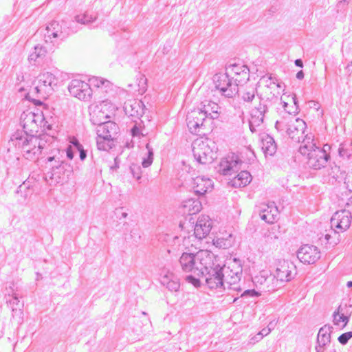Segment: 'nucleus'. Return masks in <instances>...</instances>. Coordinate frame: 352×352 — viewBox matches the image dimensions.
<instances>
[{
  "instance_id": "f257e3e1",
  "label": "nucleus",
  "mask_w": 352,
  "mask_h": 352,
  "mask_svg": "<svg viewBox=\"0 0 352 352\" xmlns=\"http://www.w3.org/2000/svg\"><path fill=\"white\" fill-rule=\"evenodd\" d=\"M58 79L52 73L45 72L38 75L31 87L25 94V99L38 106L43 104L41 99H46L56 88Z\"/></svg>"
},
{
  "instance_id": "f03ea898",
  "label": "nucleus",
  "mask_w": 352,
  "mask_h": 352,
  "mask_svg": "<svg viewBox=\"0 0 352 352\" xmlns=\"http://www.w3.org/2000/svg\"><path fill=\"white\" fill-rule=\"evenodd\" d=\"M300 153L306 157L307 165L318 170L324 167L329 159V155L316 145L312 133H307L298 149Z\"/></svg>"
},
{
  "instance_id": "7ed1b4c3",
  "label": "nucleus",
  "mask_w": 352,
  "mask_h": 352,
  "mask_svg": "<svg viewBox=\"0 0 352 352\" xmlns=\"http://www.w3.org/2000/svg\"><path fill=\"white\" fill-rule=\"evenodd\" d=\"M182 270L199 276L211 263V254L206 250H201L196 254L184 252L179 258Z\"/></svg>"
},
{
  "instance_id": "20e7f679",
  "label": "nucleus",
  "mask_w": 352,
  "mask_h": 352,
  "mask_svg": "<svg viewBox=\"0 0 352 352\" xmlns=\"http://www.w3.org/2000/svg\"><path fill=\"white\" fill-rule=\"evenodd\" d=\"M275 128L282 135H287L293 141L302 142L306 135H304L307 124L300 118L289 116L277 120Z\"/></svg>"
},
{
  "instance_id": "39448f33",
  "label": "nucleus",
  "mask_w": 352,
  "mask_h": 352,
  "mask_svg": "<svg viewBox=\"0 0 352 352\" xmlns=\"http://www.w3.org/2000/svg\"><path fill=\"white\" fill-rule=\"evenodd\" d=\"M192 153L195 160L201 164H211L217 158V147L209 139L196 140L192 143Z\"/></svg>"
},
{
  "instance_id": "423d86ee",
  "label": "nucleus",
  "mask_w": 352,
  "mask_h": 352,
  "mask_svg": "<svg viewBox=\"0 0 352 352\" xmlns=\"http://www.w3.org/2000/svg\"><path fill=\"white\" fill-rule=\"evenodd\" d=\"M221 270H222V276L224 277L223 280L227 289L237 292H241L242 288L240 281L243 270L236 259L227 265H224Z\"/></svg>"
},
{
  "instance_id": "0eeeda50",
  "label": "nucleus",
  "mask_w": 352,
  "mask_h": 352,
  "mask_svg": "<svg viewBox=\"0 0 352 352\" xmlns=\"http://www.w3.org/2000/svg\"><path fill=\"white\" fill-rule=\"evenodd\" d=\"M33 134H23V132H17L10 139V142L16 148H21L23 155L29 160H33L40 155L36 144H32Z\"/></svg>"
},
{
  "instance_id": "6e6552de",
  "label": "nucleus",
  "mask_w": 352,
  "mask_h": 352,
  "mask_svg": "<svg viewBox=\"0 0 352 352\" xmlns=\"http://www.w3.org/2000/svg\"><path fill=\"white\" fill-rule=\"evenodd\" d=\"M219 265H214L211 257V263L207 266L206 270H202L203 274H200L199 277L204 278L207 286L210 289H220L221 291H226L227 287L224 281V277L222 276V270Z\"/></svg>"
},
{
  "instance_id": "1a4fd4ad",
  "label": "nucleus",
  "mask_w": 352,
  "mask_h": 352,
  "mask_svg": "<svg viewBox=\"0 0 352 352\" xmlns=\"http://www.w3.org/2000/svg\"><path fill=\"white\" fill-rule=\"evenodd\" d=\"M270 101L260 98L258 100L250 105V129L252 133L256 131V127L263 123L265 118L270 110Z\"/></svg>"
},
{
  "instance_id": "9d476101",
  "label": "nucleus",
  "mask_w": 352,
  "mask_h": 352,
  "mask_svg": "<svg viewBox=\"0 0 352 352\" xmlns=\"http://www.w3.org/2000/svg\"><path fill=\"white\" fill-rule=\"evenodd\" d=\"M213 82L215 89L225 97L232 98L239 91L237 85L234 83L226 72L216 74L213 77Z\"/></svg>"
},
{
  "instance_id": "9b49d317",
  "label": "nucleus",
  "mask_w": 352,
  "mask_h": 352,
  "mask_svg": "<svg viewBox=\"0 0 352 352\" xmlns=\"http://www.w3.org/2000/svg\"><path fill=\"white\" fill-rule=\"evenodd\" d=\"M206 118V116L199 107L188 113L186 121L190 133L196 135L204 134L201 130L204 128Z\"/></svg>"
},
{
  "instance_id": "f8f14e48",
  "label": "nucleus",
  "mask_w": 352,
  "mask_h": 352,
  "mask_svg": "<svg viewBox=\"0 0 352 352\" xmlns=\"http://www.w3.org/2000/svg\"><path fill=\"white\" fill-rule=\"evenodd\" d=\"M67 89L71 96L80 100H89L92 96V90L89 83L79 79L72 80Z\"/></svg>"
},
{
  "instance_id": "ddd939ff",
  "label": "nucleus",
  "mask_w": 352,
  "mask_h": 352,
  "mask_svg": "<svg viewBox=\"0 0 352 352\" xmlns=\"http://www.w3.org/2000/svg\"><path fill=\"white\" fill-rule=\"evenodd\" d=\"M20 120L23 129V134L30 135L38 131V122L43 121V114L27 111L21 114Z\"/></svg>"
},
{
  "instance_id": "4468645a",
  "label": "nucleus",
  "mask_w": 352,
  "mask_h": 352,
  "mask_svg": "<svg viewBox=\"0 0 352 352\" xmlns=\"http://www.w3.org/2000/svg\"><path fill=\"white\" fill-rule=\"evenodd\" d=\"M296 274V266L294 264L286 260L279 261L276 264L273 280L276 278V282H289Z\"/></svg>"
},
{
  "instance_id": "2eb2a0df",
  "label": "nucleus",
  "mask_w": 352,
  "mask_h": 352,
  "mask_svg": "<svg viewBox=\"0 0 352 352\" xmlns=\"http://www.w3.org/2000/svg\"><path fill=\"white\" fill-rule=\"evenodd\" d=\"M242 161L232 154L221 160L219 164L218 172L223 175H232L241 169Z\"/></svg>"
},
{
  "instance_id": "dca6fc26",
  "label": "nucleus",
  "mask_w": 352,
  "mask_h": 352,
  "mask_svg": "<svg viewBox=\"0 0 352 352\" xmlns=\"http://www.w3.org/2000/svg\"><path fill=\"white\" fill-rule=\"evenodd\" d=\"M226 72L239 87L240 83L249 79V69L241 64H230L226 67Z\"/></svg>"
},
{
  "instance_id": "f3484780",
  "label": "nucleus",
  "mask_w": 352,
  "mask_h": 352,
  "mask_svg": "<svg viewBox=\"0 0 352 352\" xmlns=\"http://www.w3.org/2000/svg\"><path fill=\"white\" fill-rule=\"evenodd\" d=\"M351 219L352 216L349 210H339L336 212L331 218V226L336 228L339 232H344L349 228Z\"/></svg>"
},
{
  "instance_id": "a211bd4d",
  "label": "nucleus",
  "mask_w": 352,
  "mask_h": 352,
  "mask_svg": "<svg viewBox=\"0 0 352 352\" xmlns=\"http://www.w3.org/2000/svg\"><path fill=\"white\" fill-rule=\"evenodd\" d=\"M297 257L305 264H314L320 258V252L316 246L305 245L298 250Z\"/></svg>"
},
{
  "instance_id": "6ab92c4d",
  "label": "nucleus",
  "mask_w": 352,
  "mask_h": 352,
  "mask_svg": "<svg viewBox=\"0 0 352 352\" xmlns=\"http://www.w3.org/2000/svg\"><path fill=\"white\" fill-rule=\"evenodd\" d=\"M44 31V39L47 43L54 44L57 39L63 40L65 37L61 25L56 21L50 23L45 27Z\"/></svg>"
},
{
  "instance_id": "aec40b11",
  "label": "nucleus",
  "mask_w": 352,
  "mask_h": 352,
  "mask_svg": "<svg viewBox=\"0 0 352 352\" xmlns=\"http://www.w3.org/2000/svg\"><path fill=\"white\" fill-rule=\"evenodd\" d=\"M72 170L70 166L65 162L58 167H56L54 170H47L46 173V179L56 184L63 182L67 179Z\"/></svg>"
},
{
  "instance_id": "412c9836",
  "label": "nucleus",
  "mask_w": 352,
  "mask_h": 352,
  "mask_svg": "<svg viewBox=\"0 0 352 352\" xmlns=\"http://www.w3.org/2000/svg\"><path fill=\"white\" fill-rule=\"evenodd\" d=\"M261 80L265 83L263 91L266 96V100L270 101L273 98L277 99L283 90L282 86L277 80L270 76L267 78H263Z\"/></svg>"
},
{
  "instance_id": "4be33fe9",
  "label": "nucleus",
  "mask_w": 352,
  "mask_h": 352,
  "mask_svg": "<svg viewBox=\"0 0 352 352\" xmlns=\"http://www.w3.org/2000/svg\"><path fill=\"white\" fill-rule=\"evenodd\" d=\"M278 215V210L274 202L261 204L259 206L261 219L268 223H273Z\"/></svg>"
},
{
  "instance_id": "5701e85b",
  "label": "nucleus",
  "mask_w": 352,
  "mask_h": 352,
  "mask_svg": "<svg viewBox=\"0 0 352 352\" xmlns=\"http://www.w3.org/2000/svg\"><path fill=\"white\" fill-rule=\"evenodd\" d=\"M212 228L211 219L208 216L199 217L194 229V234L198 239L205 238L210 232Z\"/></svg>"
},
{
  "instance_id": "b1692460",
  "label": "nucleus",
  "mask_w": 352,
  "mask_h": 352,
  "mask_svg": "<svg viewBox=\"0 0 352 352\" xmlns=\"http://www.w3.org/2000/svg\"><path fill=\"white\" fill-rule=\"evenodd\" d=\"M192 188L196 195H204L213 188L212 180L204 176H198L193 179Z\"/></svg>"
},
{
  "instance_id": "393cba45",
  "label": "nucleus",
  "mask_w": 352,
  "mask_h": 352,
  "mask_svg": "<svg viewBox=\"0 0 352 352\" xmlns=\"http://www.w3.org/2000/svg\"><path fill=\"white\" fill-rule=\"evenodd\" d=\"M118 125L111 121L103 122L97 127V135L98 136L104 137V139L111 138L113 140L118 133Z\"/></svg>"
},
{
  "instance_id": "a878e982",
  "label": "nucleus",
  "mask_w": 352,
  "mask_h": 352,
  "mask_svg": "<svg viewBox=\"0 0 352 352\" xmlns=\"http://www.w3.org/2000/svg\"><path fill=\"white\" fill-rule=\"evenodd\" d=\"M52 155L48 156L45 160L46 168L48 170H54L56 167H58L65 162V151L60 149H55L52 151Z\"/></svg>"
},
{
  "instance_id": "bb28decb",
  "label": "nucleus",
  "mask_w": 352,
  "mask_h": 352,
  "mask_svg": "<svg viewBox=\"0 0 352 352\" xmlns=\"http://www.w3.org/2000/svg\"><path fill=\"white\" fill-rule=\"evenodd\" d=\"M273 280H274L272 277H265L262 274L256 276L253 279L254 283L256 287H258V291L261 293L275 290V288L277 287V285H274V283H271Z\"/></svg>"
},
{
  "instance_id": "cd10ccee",
  "label": "nucleus",
  "mask_w": 352,
  "mask_h": 352,
  "mask_svg": "<svg viewBox=\"0 0 352 352\" xmlns=\"http://www.w3.org/2000/svg\"><path fill=\"white\" fill-rule=\"evenodd\" d=\"M351 313L348 311L346 305H340L333 314V322L336 326H340V322H343L342 327L344 328L349 321Z\"/></svg>"
},
{
  "instance_id": "c85d7f7f",
  "label": "nucleus",
  "mask_w": 352,
  "mask_h": 352,
  "mask_svg": "<svg viewBox=\"0 0 352 352\" xmlns=\"http://www.w3.org/2000/svg\"><path fill=\"white\" fill-rule=\"evenodd\" d=\"M256 89L254 87H248L243 88L241 91L239 90V94L241 96V99L247 105L250 107V105L254 102H256L261 98L260 96L256 94Z\"/></svg>"
},
{
  "instance_id": "c756f323",
  "label": "nucleus",
  "mask_w": 352,
  "mask_h": 352,
  "mask_svg": "<svg viewBox=\"0 0 352 352\" xmlns=\"http://www.w3.org/2000/svg\"><path fill=\"white\" fill-rule=\"evenodd\" d=\"M102 109L103 107L96 105L90 112V120L93 124L98 126L107 122L106 120L110 118L108 112H106Z\"/></svg>"
},
{
  "instance_id": "7c9ffc66",
  "label": "nucleus",
  "mask_w": 352,
  "mask_h": 352,
  "mask_svg": "<svg viewBox=\"0 0 352 352\" xmlns=\"http://www.w3.org/2000/svg\"><path fill=\"white\" fill-rule=\"evenodd\" d=\"M89 85L96 88L100 89L102 91L110 93L113 91V84L102 78L93 76L89 79Z\"/></svg>"
},
{
  "instance_id": "2f4dec72",
  "label": "nucleus",
  "mask_w": 352,
  "mask_h": 352,
  "mask_svg": "<svg viewBox=\"0 0 352 352\" xmlns=\"http://www.w3.org/2000/svg\"><path fill=\"white\" fill-rule=\"evenodd\" d=\"M142 102L141 101H130L126 102L124 106L125 113L131 117L141 116L144 112L141 108Z\"/></svg>"
},
{
  "instance_id": "473e14b6",
  "label": "nucleus",
  "mask_w": 352,
  "mask_h": 352,
  "mask_svg": "<svg viewBox=\"0 0 352 352\" xmlns=\"http://www.w3.org/2000/svg\"><path fill=\"white\" fill-rule=\"evenodd\" d=\"M333 331V327L329 324H325L322 327L317 336V344L328 346L331 343V334Z\"/></svg>"
},
{
  "instance_id": "72a5a7b5",
  "label": "nucleus",
  "mask_w": 352,
  "mask_h": 352,
  "mask_svg": "<svg viewBox=\"0 0 352 352\" xmlns=\"http://www.w3.org/2000/svg\"><path fill=\"white\" fill-rule=\"evenodd\" d=\"M199 108L207 118L210 116L212 119H215L218 117L219 107L216 102L206 100L201 102Z\"/></svg>"
},
{
  "instance_id": "f704fd0d",
  "label": "nucleus",
  "mask_w": 352,
  "mask_h": 352,
  "mask_svg": "<svg viewBox=\"0 0 352 352\" xmlns=\"http://www.w3.org/2000/svg\"><path fill=\"white\" fill-rule=\"evenodd\" d=\"M251 181L252 176L250 173L246 170H243L231 179L230 183L234 188H241L246 186Z\"/></svg>"
},
{
  "instance_id": "c9c22d12",
  "label": "nucleus",
  "mask_w": 352,
  "mask_h": 352,
  "mask_svg": "<svg viewBox=\"0 0 352 352\" xmlns=\"http://www.w3.org/2000/svg\"><path fill=\"white\" fill-rule=\"evenodd\" d=\"M261 148L265 155H273L277 148L274 138L267 134L263 135L261 138Z\"/></svg>"
},
{
  "instance_id": "e433bc0d",
  "label": "nucleus",
  "mask_w": 352,
  "mask_h": 352,
  "mask_svg": "<svg viewBox=\"0 0 352 352\" xmlns=\"http://www.w3.org/2000/svg\"><path fill=\"white\" fill-rule=\"evenodd\" d=\"M32 140V144H36L40 154L47 145L51 144L54 141V136L47 133H43L38 136L33 135Z\"/></svg>"
},
{
  "instance_id": "4c0bfd02",
  "label": "nucleus",
  "mask_w": 352,
  "mask_h": 352,
  "mask_svg": "<svg viewBox=\"0 0 352 352\" xmlns=\"http://www.w3.org/2000/svg\"><path fill=\"white\" fill-rule=\"evenodd\" d=\"M184 208L190 214H196L201 209V202L197 199H190L186 201L184 204Z\"/></svg>"
},
{
  "instance_id": "58836bf2",
  "label": "nucleus",
  "mask_w": 352,
  "mask_h": 352,
  "mask_svg": "<svg viewBox=\"0 0 352 352\" xmlns=\"http://www.w3.org/2000/svg\"><path fill=\"white\" fill-rule=\"evenodd\" d=\"M280 232L279 228L274 226L264 233V237L267 243H274L278 240Z\"/></svg>"
},
{
  "instance_id": "ea45409f",
  "label": "nucleus",
  "mask_w": 352,
  "mask_h": 352,
  "mask_svg": "<svg viewBox=\"0 0 352 352\" xmlns=\"http://www.w3.org/2000/svg\"><path fill=\"white\" fill-rule=\"evenodd\" d=\"M96 144L99 150L108 151L113 147V140L111 138L104 139V137L98 135Z\"/></svg>"
},
{
  "instance_id": "a19ab883",
  "label": "nucleus",
  "mask_w": 352,
  "mask_h": 352,
  "mask_svg": "<svg viewBox=\"0 0 352 352\" xmlns=\"http://www.w3.org/2000/svg\"><path fill=\"white\" fill-rule=\"evenodd\" d=\"M234 240L231 234H229L228 238H217L214 241V244L217 247H219L223 249H227L232 246Z\"/></svg>"
},
{
  "instance_id": "79ce46f5",
  "label": "nucleus",
  "mask_w": 352,
  "mask_h": 352,
  "mask_svg": "<svg viewBox=\"0 0 352 352\" xmlns=\"http://www.w3.org/2000/svg\"><path fill=\"white\" fill-rule=\"evenodd\" d=\"M146 148L147 150L146 156L143 157L142 162V166L144 168H148L152 164L154 155L153 148L149 144H146Z\"/></svg>"
},
{
  "instance_id": "37998d69",
  "label": "nucleus",
  "mask_w": 352,
  "mask_h": 352,
  "mask_svg": "<svg viewBox=\"0 0 352 352\" xmlns=\"http://www.w3.org/2000/svg\"><path fill=\"white\" fill-rule=\"evenodd\" d=\"M96 19L95 16L89 14L88 12H85L82 14H78L75 16V21L77 23L87 25Z\"/></svg>"
},
{
  "instance_id": "c03bdc74",
  "label": "nucleus",
  "mask_w": 352,
  "mask_h": 352,
  "mask_svg": "<svg viewBox=\"0 0 352 352\" xmlns=\"http://www.w3.org/2000/svg\"><path fill=\"white\" fill-rule=\"evenodd\" d=\"M352 143L344 142L340 144L338 148V153L340 157L349 158L352 154V149L351 148Z\"/></svg>"
},
{
  "instance_id": "a18cd8bd",
  "label": "nucleus",
  "mask_w": 352,
  "mask_h": 352,
  "mask_svg": "<svg viewBox=\"0 0 352 352\" xmlns=\"http://www.w3.org/2000/svg\"><path fill=\"white\" fill-rule=\"evenodd\" d=\"M97 106L103 107V110L108 112V114L115 110L116 104L114 103V98H107L102 100Z\"/></svg>"
},
{
  "instance_id": "49530a36",
  "label": "nucleus",
  "mask_w": 352,
  "mask_h": 352,
  "mask_svg": "<svg viewBox=\"0 0 352 352\" xmlns=\"http://www.w3.org/2000/svg\"><path fill=\"white\" fill-rule=\"evenodd\" d=\"M7 302L8 303H9L10 307L13 312L16 311L17 309H19V311L21 310L23 305L20 304L19 297L17 296L16 293H13L12 294V298L8 300Z\"/></svg>"
},
{
  "instance_id": "de8ad7c7",
  "label": "nucleus",
  "mask_w": 352,
  "mask_h": 352,
  "mask_svg": "<svg viewBox=\"0 0 352 352\" xmlns=\"http://www.w3.org/2000/svg\"><path fill=\"white\" fill-rule=\"evenodd\" d=\"M175 278H177V276L173 273L166 272L161 275L160 281L162 285L166 287Z\"/></svg>"
},
{
  "instance_id": "09e8293b",
  "label": "nucleus",
  "mask_w": 352,
  "mask_h": 352,
  "mask_svg": "<svg viewBox=\"0 0 352 352\" xmlns=\"http://www.w3.org/2000/svg\"><path fill=\"white\" fill-rule=\"evenodd\" d=\"M46 53V50L41 46H36L34 47V52L31 54V60H36L37 58L44 56Z\"/></svg>"
},
{
  "instance_id": "8fccbe9b",
  "label": "nucleus",
  "mask_w": 352,
  "mask_h": 352,
  "mask_svg": "<svg viewBox=\"0 0 352 352\" xmlns=\"http://www.w3.org/2000/svg\"><path fill=\"white\" fill-rule=\"evenodd\" d=\"M130 170L134 178H135L137 180L140 179L142 177V170L139 165L133 164L130 166Z\"/></svg>"
},
{
  "instance_id": "3c124183",
  "label": "nucleus",
  "mask_w": 352,
  "mask_h": 352,
  "mask_svg": "<svg viewBox=\"0 0 352 352\" xmlns=\"http://www.w3.org/2000/svg\"><path fill=\"white\" fill-rule=\"evenodd\" d=\"M166 287L170 292H177L180 287V282L177 277L172 280Z\"/></svg>"
},
{
  "instance_id": "603ef678",
  "label": "nucleus",
  "mask_w": 352,
  "mask_h": 352,
  "mask_svg": "<svg viewBox=\"0 0 352 352\" xmlns=\"http://www.w3.org/2000/svg\"><path fill=\"white\" fill-rule=\"evenodd\" d=\"M352 338V331H348L341 334L338 340L342 344H346L348 341Z\"/></svg>"
},
{
  "instance_id": "864d4df0",
  "label": "nucleus",
  "mask_w": 352,
  "mask_h": 352,
  "mask_svg": "<svg viewBox=\"0 0 352 352\" xmlns=\"http://www.w3.org/2000/svg\"><path fill=\"white\" fill-rule=\"evenodd\" d=\"M261 295L259 291L255 289H246L241 295V297H258Z\"/></svg>"
},
{
  "instance_id": "5fc2aeb1",
  "label": "nucleus",
  "mask_w": 352,
  "mask_h": 352,
  "mask_svg": "<svg viewBox=\"0 0 352 352\" xmlns=\"http://www.w3.org/2000/svg\"><path fill=\"white\" fill-rule=\"evenodd\" d=\"M140 232L138 228H133L130 230V239L137 243L140 239Z\"/></svg>"
},
{
  "instance_id": "6e6d98bb",
  "label": "nucleus",
  "mask_w": 352,
  "mask_h": 352,
  "mask_svg": "<svg viewBox=\"0 0 352 352\" xmlns=\"http://www.w3.org/2000/svg\"><path fill=\"white\" fill-rule=\"evenodd\" d=\"M199 278L200 277H198V278H196L194 276L192 275H189V276H186V280L188 282V283H192L195 287H198L200 286L201 285V283H200V280H199Z\"/></svg>"
},
{
  "instance_id": "4d7b16f0",
  "label": "nucleus",
  "mask_w": 352,
  "mask_h": 352,
  "mask_svg": "<svg viewBox=\"0 0 352 352\" xmlns=\"http://www.w3.org/2000/svg\"><path fill=\"white\" fill-rule=\"evenodd\" d=\"M39 127L42 128L43 130H51L52 129V125L48 123L47 121L45 120L44 116H43V121L39 122Z\"/></svg>"
},
{
  "instance_id": "13d9d810",
  "label": "nucleus",
  "mask_w": 352,
  "mask_h": 352,
  "mask_svg": "<svg viewBox=\"0 0 352 352\" xmlns=\"http://www.w3.org/2000/svg\"><path fill=\"white\" fill-rule=\"evenodd\" d=\"M65 151V155L66 154V156L68 159L72 160L74 157V152L72 151V148L71 146H69L66 150H63Z\"/></svg>"
},
{
  "instance_id": "bf43d9fd",
  "label": "nucleus",
  "mask_w": 352,
  "mask_h": 352,
  "mask_svg": "<svg viewBox=\"0 0 352 352\" xmlns=\"http://www.w3.org/2000/svg\"><path fill=\"white\" fill-rule=\"evenodd\" d=\"M70 143L73 144V146L77 149H80V148L83 147L82 145L79 142L77 138H72V139L70 141Z\"/></svg>"
},
{
  "instance_id": "052dcab7",
  "label": "nucleus",
  "mask_w": 352,
  "mask_h": 352,
  "mask_svg": "<svg viewBox=\"0 0 352 352\" xmlns=\"http://www.w3.org/2000/svg\"><path fill=\"white\" fill-rule=\"evenodd\" d=\"M30 188V184L29 182H24L21 185H20L18 188V192H22L23 190L29 189Z\"/></svg>"
},
{
  "instance_id": "680f3d73",
  "label": "nucleus",
  "mask_w": 352,
  "mask_h": 352,
  "mask_svg": "<svg viewBox=\"0 0 352 352\" xmlns=\"http://www.w3.org/2000/svg\"><path fill=\"white\" fill-rule=\"evenodd\" d=\"M262 338V336H261V335L258 333L257 335L250 338V343L252 344H254L255 343L259 342Z\"/></svg>"
},
{
  "instance_id": "e2e57ef3",
  "label": "nucleus",
  "mask_w": 352,
  "mask_h": 352,
  "mask_svg": "<svg viewBox=\"0 0 352 352\" xmlns=\"http://www.w3.org/2000/svg\"><path fill=\"white\" fill-rule=\"evenodd\" d=\"M326 345H322V344H317L315 346L316 352H324L326 349Z\"/></svg>"
},
{
  "instance_id": "0e129e2a",
  "label": "nucleus",
  "mask_w": 352,
  "mask_h": 352,
  "mask_svg": "<svg viewBox=\"0 0 352 352\" xmlns=\"http://www.w3.org/2000/svg\"><path fill=\"white\" fill-rule=\"evenodd\" d=\"M272 331L271 327L264 328L263 329L258 333L263 338L264 336L268 335Z\"/></svg>"
},
{
  "instance_id": "69168bd1",
  "label": "nucleus",
  "mask_w": 352,
  "mask_h": 352,
  "mask_svg": "<svg viewBox=\"0 0 352 352\" xmlns=\"http://www.w3.org/2000/svg\"><path fill=\"white\" fill-rule=\"evenodd\" d=\"M80 153V159L81 160H84L87 157V153L86 151L84 149L83 147L80 148L78 150Z\"/></svg>"
},
{
  "instance_id": "338daca9",
  "label": "nucleus",
  "mask_w": 352,
  "mask_h": 352,
  "mask_svg": "<svg viewBox=\"0 0 352 352\" xmlns=\"http://www.w3.org/2000/svg\"><path fill=\"white\" fill-rule=\"evenodd\" d=\"M119 162H120V160H118V157H115L114 158V165L111 166L110 168L111 170H116L117 168H118V167H119Z\"/></svg>"
},
{
  "instance_id": "774afa93",
  "label": "nucleus",
  "mask_w": 352,
  "mask_h": 352,
  "mask_svg": "<svg viewBox=\"0 0 352 352\" xmlns=\"http://www.w3.org/2000/svg\"><path fill=\"white\" fill-rule=\"evenodd\" d=\"M139 129L136 126H134L132 129H131V133H132V135L133 136H136L138 135L139 133Z\"/></svg>"
}]
</instances>
